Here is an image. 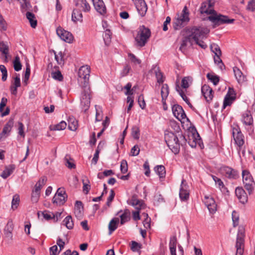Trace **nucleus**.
Instances as JSON below:
<instances>
[{"label": "nucleus", "mask_w": 255, "mask_h": 255, "mask_svg": "<svg viewBox=\"0 0 255 255\" xmlns=\"http://www.w3.org/2000/svg\"><path fill=\"white\" fill-rule=\"evenodd\" d=\"M212 51L214 53L215 55H221L222 53L220 47L216 44H212L210 46Z\"/></svg>", "instance_id": "obj_53"}, {"label": "nucleus", "mask_w": 255, "mask_h": 255, "mask_svg": "<svg viewBox=\"0 0 255 255\" xmlns=\"http://www.w3.org/2000/svg\"><path fill=\"white\" fill-rule=\"evenodd\" d=\"M193 41H192V40L188 35V36L184 37V38L183 39L179 49L182 52H184V51L186 50V47L188 45L191 46L193 44Z\"/></svg>", "instance_id": "obj_32"}, {"label": "nucleus", "mask_w": 255, "mask_h": 255, "mask_svg": "<svg viewBox=\"0 0 255 255\" xmlns=\"http://www.w3.org/2000/svg\"><path fill=\"white\" fill-rule=\"evenodd\" d=\"M13 68L15 71H19L21 69L22 65L20 63V58L18 56H15L13 62Z\"/></svg>", "instance_id": "obj_45"}, {"label": "nucleus", "mask_w": 255, "mask_h": 255, "mask_svg": "<svg viewBox=\"0 0 255 255\" xmlns=\"http://www.w3.org/2000/svg\"><path fill=\"white\" fill-rule=\"evenodd\" d=\"M0 71L2 73L1 80L3 82L5 81L7 79V71L5 66L0 65Z\"/></svg>", "instance_id": "obj_57"}, {"label": "nucleus", "mask_w": 255, "mask_h": 255, "mask_svg": "<svg viewBox=\"0 0 255 255\" xmlns=\"http://www.w3.org/2000/svg\"><path fill=\"white\" fill-rule=\"evenodd\" d=\"M169 94V88L167 84H163L161 90V95L162 99V103H163V101H165L166 98L167 97Z\"/></svg>", "instance_id": "obj_43"}, {"label": "nucleus", "mask_w": 255, "mask_h": 255, "mask_svg": "<svg viewBox=\"0 0 255 255\" xmlns=\"http://www.w3.org/2000/svg\"><path fill=\"white\" fill-rule=\"evenodd\" d=\"M235 100L232 98L226 96L224 101L223 108L225 109L227 106H230Z\"/></svg>", "instance_id": "obj_63"}, {"label": "nucleus", "mask_w": 255, "mask_h": 255, "mask_svg": "<svg viewBox=\"0 0 255 255\" xmlns=\"http://www.w3.org/2000/svg\"><path fill=\"white\" fill-rule=\"evenodd\" d=\"M20 9L22 12L25 11H31L33 10L32 6L30 2V0H24L20 1Z\"/></svg>", "instance_id": "obj_29"}, {"label": "nucleus", "mask_w": 255, "mask_h": 255, "mask_svg": "<svg viewBox=\"0 0 255 255\" xmlns=\"http://www.w3.org/2000/svg\"><path fill=\"white\" fill-rule=\"evenodd\" d=\"M235 76L239 83H242L246 80V77L242 72L237 67L233 68Z\"/></svg>", "instance_id": "obj_28"}, {"label": "nucleus", "mask_w": 255, "mask_h": 255, "mask_svg": "<svg viewBox=\"0 0 255 255\" xmlns=\"http://www.w3.org/2000/svg\"><path fill=\"white\" fill-rule=\"evenodd\" d=\"M51 75L52 77L55 80H57L59 81H61L63 80V76L59 71L52 72Z\"/></svg>", "instance_id": "obj_64"}, {"label": "nucleus", "mask_w": 255, "mask_h": 255, "mask_svg": "<svg viewBox=\"0 0 255 255\" xmlns=\"http://www.w3.org/2000/svg\"><path fill=\"white\" fill-rule=\"evenodd\" d=\"M19 196L17 194H15L13 196L11 202V209L13 210L17 209L19 203Z\"/></svg>", "instance_id": "obj_47"}, {"label": "nucleus", "mask_w": 255, "mask_h": 255, "mask_svg": "<svg viewBox=\"0 0 255 255\" xmlns=\"http://www.w3.org/2000/svg\"><path fill=\"white\" fill-rule=\"evenodd\" d=\"M154 171L160 178H163L165 176V168L163 165H157L154 167Z\"/></svg>", "instance_id": "obj_38"}, {"label": "nucleus", "mask_w": 255, "mask_h": 255, "mask_svg": "<svg viewBox=\"0 0 255 255\" xmlns=\"http://www.w3.org/2000/svg\"><path fill=\"white\" fill-rule=\"evenodd\" d=\"M13 125L14 119L13 118H10L4 125L2 131L0 133V139L5 138L10 135Z\"/></svg>", "instance_id": "obj_12"}, {"label": "nucleus", "mask_w": 255, "mask_h": 255, "mask_svg": "<svg viewBox=\"0 0 255 255\" xmlns=\"http://www.w3.org/2000/svg\"><path fill=\"white\" fill-rule=\"evenodd\" d=\"M18 127L17 128L18 134L22 138L25 137V133L24 132V126L21 122L18 123Z\"/></svg>", "instance_id": "obj_61"}, {"label": "nucleus", "mask_w": 255, "mask_h": 255, "mask_svg": "<svg viewBox=\"0 0 255 255\" xmlns=\"http://www.w3.org/2000/svg\"><path fill=\"white\" fill-rule=\"evenodd\" d=\"M63 223L68 229H72L73 228L74 223L71 216H67L63 221Z\"/></svg>", "instance_id": "obj_42"}, {"label": "nucleus", "mask_w": 255, "mask_h": 255, "mask_svg": "<svg viewBox=\"0 0 255 255\" xmlns=\"http://www.w3.org/2000/svg\"><path fill=\"white\" fill-rule=\"evenodd\" d=\"M90 68L86 65L81 67L78 71V82L82 86H89V79L90 77Z\"/></svg>", "instance_id": "obj_6"}, {"label": "nucleus", "mask_w": 255, "mask_h": 255, "mask_svg": "<svg viewBox=\"0 0 255 255\" xmlns=\"http://www.w3.org/2000/svg\"><path fill=\"white\" fill-rule=\"evenodd\" d=\"M232 134L236 144L239 147H242L245 142L244 137L238 126L233 128Z\"/></svg>", "instance_id": "obj_9"}, {"label": "nucleus", "mask_w": 255, "mask_h": 255, "mask_svg": "<svg viewBox=\"0 0 255 255\" xmlns=\"http://www.w3.org/2000/svg\"><path fill=\"white\" fill-rule=\"evenodd\" d=\"M67 126V124L64 121H61L58 124L54 125L53 127L51 128V130H60L65 129Z\"/></svg>", "instance_id": "obj_46"}, {"label": "nucleus", "mask_w": 255, "mask_h": 255, "mask_svg": "<svg viewBox=\"0 0 255 255\" xmlns=\"http://www.w3.org/2000/svg\"><path fill=\"white\" fill-rule=\"evenodd\" d=\"M176 90L182 97V99L186 103V104L189 102L187 97L185 95L183 91L180 89V88L178 85H176Z\"/></svg>", "instance_id": "obj_58"}, {"label": "nucleus", "mask_w": 255, "mask_h": 255, "mask_svg": "<svg viewBox=\"0 0 255 255\" xmlns=\"http://www.w3.org/2000/svg\"><path fill=\"white\" fill-rule=\"evenodd\" d=\"M15 166L14 165H9L6 166L1 174V177L3 179H6L13 172Z\"/></svg>", "instance_id": "obj_33"}, {"label": "nucleus", "mask_w": 255, "mask_h": 255, "mask_svg": "<svg viewBox=\"0 0 255 255\" xmlns=\"http://www.w3.org/2000/svg\"><path fill=\"white\" fill-rule=\"evenodd\" d=\"M199 135L198 133L195 135L192 133V135L189 136L188 143L192 147H195L197 143L199 144L200 142V138Z\"/></svg>", "instance_id": "obj_27"}, {"label": "nucleus", "mask_w": 255, "mask_h": 255, "mask_svg": "<svg viewBox=\"0 0 255 255\" xmlns=\"http://www.w3.org/2000/svg\"><path fill=\"white\" fill-rule=\"evenodd\" d=\"M221 172L226 177L229 179H236L239 177L237 171L228 166H223L221 168Z\"/></svg>", "instance_id": "obj_10"}, {"label": "nucleus", "mask_w": 255, "mask_h": 255, "mask_svg": "<svg viewBox=\"0 0 255 255\" xmlns=\"http://www.w3.org/2000/svg\"><path fill=\"white\" fill-rule=\"evenodd\" d=\"M129 204L133 206L136 210H140L144 207V204L142 201L137 199L134 196L132 197Z\"/></svg>", "instance_id": "obj_26"}, {"label": "nucleus", "mask_w": 255, "mask_h": 255, "mask_svg": "<svg viewBox=\"0 0 255 255\" xmlns=\"http://www.w3.org/2000/svg\"><path fill=\"white\" fill-rule=\"evenodd\" d=\"M72 159L70 158V157L68 155H66L64 158V160L65 161V165L69 168H75V165L71 161Z\"/></svg>", "instance_id": "obj_54"}, {"label": "nucleus", "mask_w": 255, "mask_h": 255, "mask_svg": "<svg viewBox=\"0 0 255 255\" xmlns=\"http://www.w3.org/2000/svg\"><path fill=\"white\" fill-rule=\"evenodd\" d=\"M134 4L138 13L143 16L147 11V7L144 0H135Z\"/></svg>", "instance_id": "obj_17"}, {"label": "nucleus", "mask_w": 255, "mask_h": 255, "mask_svg": "<svg viewBox=\"0 0 255 255\" xmlns=\"http://www.w3.org/2000/svg\"><path fill=\"white\" fill-rule=\"evenodd\" d=\"M15 77L13 78V81L10 87V93L12 95L16 96L17 94V88L20 87V79L19 75L15 74Z\"/></svg>", "instance_id": "obj_18"}, {"label": "nucleus", "mask_w": 255, "mask_h": 255, "mask_svg": "<svg viewBox=\"0 0 255 255\" xmlns=\"http://www.w3.org/2000/svg\"><path fill=\"white\" fill-rule=\"evenodd\" d=\"M131 135L134 139H139L140 136V130L138 127L135 126L132 128Z\"/></svg>", "instance_id": "obj_50"}, {"label": "nucleus", "mask_w": 255, "mask_h": 255, "mask_svg": "<svg viewBox=\"0 0 255 255\" xmlns=\"http://www.w3.org/2000/svg\"><path fill=\"white\" fill-rule=\"evenodd\" d=\"M13 225L12 222H8L4 229V235L5 238L8 240L12 241L13 239Z\"/></svg>", "instance_id": "obj_22"}, {"label": "nucleus", "mask_w": 255, "mask_h": 255, "mask_svg": "<svg viewBox=\"0 0 255 255\" xmlns=\"http://www.w3.org/2000/svg\"><path fill=\"white\" fill-rule=\"evenodd\" d=\"M187 17L186 18H180L177 16L175 18L173 22V27L175 30H179L184 25L187 24Z\"/></svg>", "instance_id": "obj_23"}, {"label": "nucleus", "mask_w": 255, "mask_h": 255, "mask_svg": "<svg viewBox=\"0 0 255 255\" xmlns=\"http://www.w3.org/2000/svg\"><path fill=\"white\" fill-rule=\"evenodd\" d=\"M0 51L5 55V61L7 62V54L8 53V46L3 41L0 42Z\"/></svg>", "instance_id": "obj_39"}, {"label": "nucleus", "mask_w": 255, "mask_h": 255, "mask_svg": "<svg viewBox=\"0 0 255 255\" xmlns=\"http://www.w3.org/2000/svg\"><path fill=\"white\" fill-rule=\"evenodd\" d=\"M55 54V59L56 60L57 63L59 65H63L64 64V60L63 57L62 56V52H59L58 54H56L55 52H54Z\"/></svg>", "instance_id": "obj_62"}, {"label": "nucleus", "mask_w": 255, "mask_h": 255, "mask_svg": "<svg viewBox=\"0 0 255 255\" xmlns=\"http://www.w3.org/2000/svg\"><path fill=\"white\" fill-rule=\"evenodd\" d=\"M201 91L207 102L211 101L213 98V91L212 89L207 85H204L202 87Z\"/></svg>", "instance_id": "obj_16"}, {"label": "nucleus", "mask_w": 255, "mask_h": 255, "mask_svg": "<svg viewBox=\"0 0 255 255\" xmlns=\"http://www.w3.org/2000/svg\"><path fill=\"white\" fill-rule=\"evenodd\" d=\"M232 220L233 226L237 227L239 225V215L238 213L235 211L232 212Z\"/></svg>", "instance_id": "obj_52"}, {"label": "nucleus", "mask_w": 255, "mask_h": 255, "mask_svg": "<svg viewBox=\"0 0 255 255\" xmlns=\"http://www.w3.org/2000/svg\"><path fill=\"white\" fill-rule=\"evenodd\" d=\"M67 196L64 188H59L53 198V203L57 205H63L66 201Z\"/></svg>", "instance_id": "obj_8"}, {"label": "nucleus", "mask_w": 255, "mask_h": 255, "mask_svg": "<svg viewBox=\"0 0 255 255\" xmlns=\"http://www.w3.org/2000/svg\"><path fill=\"white\" fill-rule=\"evenodd\" d=\"M112 33L109 29L105 30L104 33L103 35V39L105 41L106 45H108L111 42Z\"/></svg>", "instance_id": "obj_44"}, {"label": "nucleus", "mask_w": 255, "mask_h": 255, "mask_svg": "<svg viewBox=\"0 0 255 255\" xmlns=\"http://www.w3.org/2000/svg\"><path fill=\"white\" fill-rule=\"evenodd\" d=\"M214 4V0H208L203 2L200 8L201 13L211 14L207 17V19L213 24L214 28L221 24H230L234 22V19L229 18L228 16L218 14L215 11L213 8Z\"/></svg>", "instance_id": "obj_1"}, {"label": "nucleus", "mask_w": 255, "mask_h": 255, "mask_svg": "<svg viewBox=\"0 0 255 255\" xmlns=\"http://www.w3.org/2000/svg\"><path fill=\"white\" fill-rule=\"evenodd\" d=\"M7 102V99L6 98L3 97L1 98L0 103V113L1 117L8 115L10 113V108L8 107L4 111V108L5 107Z\"/></svg>", "instance_id": "obj_24"}, {"label": "nucleus", "mask_w": 255, "mask_h": 255, "mask_svg": "<svg viewBox=\"0 0 255 255\" xmlns=\"http://www.w3.org/2000/svg\"><path fill=\"white\" fill-rule=\"evenodd\" d=\"M68 128L72 131H75L78 127V122L73 117H70L68 120Z\"/></svg>", "instance_id": "obj_36"}, {"label": "nucleus", "mask_w": 255, "mask_h": 255, "mask_svg": "<svg viewBox=\"0 0 255 255\" xmlns=\"http://www.w3.org/2000/svg\"><path fill=\"white\" fill-rule=\"evenodd\" d=\"M207 77L215 85H216L219 82V77L212 74L208 73Z\"/></svg>", "instance_id": "obj_49"}, {"label": "nucleus", "mask_w": 255, "mask_h": 255, "mask_svg": "<svg viewBox=\"0 0 255 255\" xmlns=\"http://www.w3.org/2000/svg\"><path fill=\"white\" fill-rule=\"evenodd\" d=\"M82 87L83 91L80 98V106L81 108L86 112L89 109L90 106L91 91L89 86H85Z\"/></svg>", "instance_id": "obj_5"}, {"label": "nucleus", "mask_w": 255, "mask_h": 255, "mask_svg": "<svg viewBox=\"0 0 255 255\" xmlns=\"http://www.w3.org/2000/svg\"><path fill=\"white\" fill-rule=\"evenodd\" d=\"M42 215L43 218L46 220H49L52 219H54L55 220V215L53 213L45 211L42 212Z\"/></svg>", "instance_id": "obj_59"}, {"label": "nucleus", "mask_w": 255, "mask_h": 255, "mask_svg": "<svg viewBox=\"0 0 255 255\" xmlns=\"http://www.w3.org/2000/svg\"><path fill=\"white\" fill-rule=\"evenodd\" d=\"M245 229L243 226H240L236 239V255H243L244 252Z\"/></svg>", "instance_id": "obj_4"}, {"label": "nucleus", "mask_w": 255, "mask_h": 255, "mask_svg": "<svg viewBox=\"0 0 255 255\" xmlns=\"http://www.w3.org/2000/svg\"><path fill=\"white\" fill-rule=\"evenodd\" d=\"M155 74L157 79V82L160 84L164 82L162 73L159 70L158 68L155 70Z\"/></svg>", "instance_id": "obj_55"}, {"label": "nucleus", "mask_w": 255, "mask_h": 255, "mask_svg": "<svg viewBox=\"0 0 255 255\" xmlns=\"http://www.w3.org/2000/svg\"><path fill=\"white\" fill-rule=\"evenodd\" d=\"M83 15L80 10L74 9L72 14V20L75 22L82 21Z\"/></svg>", "instance_id": "obj_31"}, {"label": "nucleus", "mask_w": 255, "mask_h": 255, "mask_svg": "<svg viewBox=\"0 0 255 255\" xmlns=\"http://www.w3.org/2000/svg\"><path fill=\"white\" fill-rule=\"evenodd\" d=\"M121 218V224L123 225L125 223L128 221L130 219V211L126 209L124 210V212L123 214H122L120 216Z\"/></svg>", "instance_id": "obj_34"}, {"label": "nucleus", "mask_w": 255, "mask_h": 255, "mask_svg": "<svg viewBox=\"0 0 255 255\" xmlns=\"http://www.w3.org/2000/svg\"><path fill=\"white\" fill-rule=\"evenodd\" d=\"M75 5L84 12H89L91 6L86 0H75Z\"/></svg>", "instance_id": "obj_25"}, {"label": "nucleus", "mask_w": 255, "mask_h": 255, "mask_svg": "<svg viewBox=\"0 0 255 255\" xmlns=\"http://www.w3.org/2000/svg\"><path fill=\"white\" fill-rule=\"evenodd\" d=\"M26 17L29 20L30 26L32 28H35L37 26V22L35 15L30 11H28L26 13Z\"/></svg>", "instance_id": "obj_30"}, {"label": "nucleus", "mask_w": 255, "mask_h": 255, "mask_svg": "<svg viewBox=\"0 0 255 255\" xmlns=\"http://www.w3.org/2000/svg\"><path fill=\"white\" fill-rule=\"evenodd\" d=\"M243 181L244 187L249 194H251L255 187V182L250 173L246 170L242 172Z\"/></svg>", "instance_id": "obj_7"}, {"label": "nucleus", "mask_w": 255, "mask_h": 255, "mask_svg": "<svg viewBox=\"0 0 255 255\" xmlns=\"http://www.w3.org/2000/svg\"><path fill=\"white\" fill-rule=\"evenodd\" d=\"M241 121L244 125L251 126L253 124V118L251 113L249 110H246L242 113L241 116Z\"/></svg>", "instance_id": "obj_19"}, {"label": "nucleus", "mask_w": 255, "mask_h": 255, "mask_svg": "<svg viewBox=\"0 0 255 255\" xmlns=\"http://www.w3.org/2000/svg\"><path fill=\"white\" fill-rule=\"evenodd\" d=\"M235 193L240 202L245 204L248 201V196L242 187H237Z\"/></svg>", "instance_id": "obj_21"}, {"label": "nucleus", "mask_w": 255, "mask_h": 255, "mask_svg": "<svg viewBox=\"0 0 255 255\" xmlns=\"http://www.w3.org/2000/svg\"><path fill=\"white\" fill-rule=\"evenodd\" d=\"M82 183L83 184V190L86 194H87L91 189V185H90V181L86 176H85L82 179Z\"/></svg>", "instance_id": "obj_40"}, {"label": "nucleus", "mask_w": 255, "mask_h": 255, "mask_svg": "<svg viewBox=\"0 0 255 255\" xmlns=\"http://www.w3.org/2000/svg\"><path fill=\"white\" fill-rule=\"evenodd\" d=\"M119 223V219L118 218H114L110 221L108 226L110 234L117 229Z\"/></svg>", "instance_id": "obj_35"}, {"label": "nucleus", "mask_w": 255, "mask_h": 255, "mask_svg": "<svg viewBox=\"0 0 255 255\" xmlns=\"http://www.w3.org/2000/svg\"><path fill=\"white\" fill-rule=\"evenodd\" d=\"M203 202L211 214H214L217 210V204L213 197L210 196H205Z\"/></svg>", "instance_id": "obj_13"}, {"label": "nucleus", "mask_w": 255, "mask_h": 255, "mask_svg": "<svg viewBox=\"0 0 255 255\" xmlns=\"http://www.w3.org/2000/svg\"><path fill=\"white\" fill-rule=\"evenodd\" d=\"M135 41L137 46L142 47L145 45L147 41V40H146L142 35H140L139 33H138L135 38Z\"/></svg>", "instance_id": "obj_41"}, {"label": "nucleus", "mask_w": 255, "mask_h": 255, "mask_svg": "<svg viewBox=\"0 0 255 255\" xmlns=\"http://www.w3.org/2000/svg\"><path fill=\"white\" fill-rule=\"evenodd\" d=\"M177 16L180 18H182L183 19V18H186L187 17V21L188 22L189 21V11L186 6H185L182 11V12L180 14H178Z\"/></svg>", "instance_id": "obj_51"}, {"label": "nucleus", "mask_w": 255, "mask_h": 255, "mask_svg": "<svg viewBox=\"0 0 255 255\" xmlns=\"http://www.w3.org/2000/svg\"><path fill=\"white\" fill-rule=\"evenodd\" d=\"M189 192L188 186L184 179H182L179 191V197L182 201L187 200L189 198Z\"/></svg>", "instance_id": "obj_14"}, {"label": "nucleus", "mask_w": 255, "mask_h": 255, "mask_svg": "<svg viewBox=\"0 0 255 255\" xmlns=\"http://www.w3.org/2000/svg\"><path fill=\"white\" fill-rule=\"evenodd\" d=\"M189 82H191V78L189 77H186L182 79L181 86L183 88L187 89L189 87Z\"/></svg>", "instance_id": "obj_56"}, {"label": "nucleus", "mask_w": 255, "mask_h": 255, "mask_svg": "<svg viewBox=\"0 0 255 255\" xmlns=\"http://www.w3.org/2000/svg\"><path fill=\"white\" fill-rule=\"evenodd\" d=\"M56 33L62 40L66 42L71 43L73 40L72 34L70 32L65 30L61 27H59L57 28Z\"/></svg>", "instance_id": "obj_11"}, {"label": "nucleus", "mask_w": 255, "mask_h": 255, "mask_svg": "<svg viewBox=\"0 0 255 255\" xmlns=\"http://www.w3.org/2000/svg\"><path fill=\"white\" fill-rule=\"evenodd\" d=\"M138 33L140 35H142L146 40L148 39L151 34L149 29L145 27L144 25L140 27Z\"/></svg>", "instance_id": "obj_37"}, {"label": "nucleus", "mask_w": 255, "mask_h": 255, "mask_svg": "<svg viewBox=\"0 0 255 255\" xmlns=\"http://www.w3.org/2000/svg\"><path fill=\"white\" fill-rule=\"evenodd\" d=\"M172 112L174 116L179 120L181 121L187 119L186 115L182 107L178 105H174L172 107Z\"/></svg>", "instance_id": "obj_15"}, {"label": "nucleus", "mask_w": 255, "mask_h": 255, "mask_svg": "<svg viewBox=\"0 0 255 255\" xmlns=\"http://www.w3.org/2000/svg\"><path fill=\"white\" fill-rule=\"evenodd\" d=\"M209 30L201 27H193L190 31L189 36L196 44L198 45L203 49H206L207 45L203 41L206 38V35L209 33Z\"/></svg>", "instance_id": "obj_2"}, {"label": "nucleus", "mask_w": 255, "mask_h": 255, "mask_svg": "<svg viewBox=\"0 0 255 255\" xmlns=\"http://www.w3.org/2000/svg\"><path fill=\"white\" fill-rule=\"evenodd\" d=\"M30 74V67L28 63L26 64V70L23 78V83L25 85H27V81L28 80Z\"/></svg>", "instance_id": "obj_48"}, {"label": "nucleus", "mask_w": 255, "mask_h": 255, "mask_svg": "<svg viewBox=\"0 0 255 255\" xmlns=\"http://www.w3.org/2000/svg\"><path fill=\"white\" fill-rule=\"evenodd\" d=\"M178 134L174 133L168 130H165L164 132L165 141L174 154H177L180 150V143Z\"/></svg>", "instance_id": "obj_3"}, {"label": "nucleus", "mask_w": 255, "mask_h": 255, "mask_svg": "<svg viewBox=\"0 0 255 255\" xmlns=\"http://www.w3.org/2000/svg\"><path fill=\"white\" fill-rule=\"evenodd\" d=\"M95 9L102 15L106 13V7L103 0H92Z\"/></svg>", "instance_id": "obj_20"}, {"label": "nucleus", "mask_w": 255, "mask_h": 255, "mask_svg": "<svg viewBox=\"0 0 255 255\" xmlns=\"http://www.w3.org/2000/svg\"><path fill=\"white\" fill-rule=\"evenodd\" d=\"M177 239L175 236H172L170 238L169 244V249H176Z\"/></svg>", "instance_id": "obj_60"}]
</instances>
